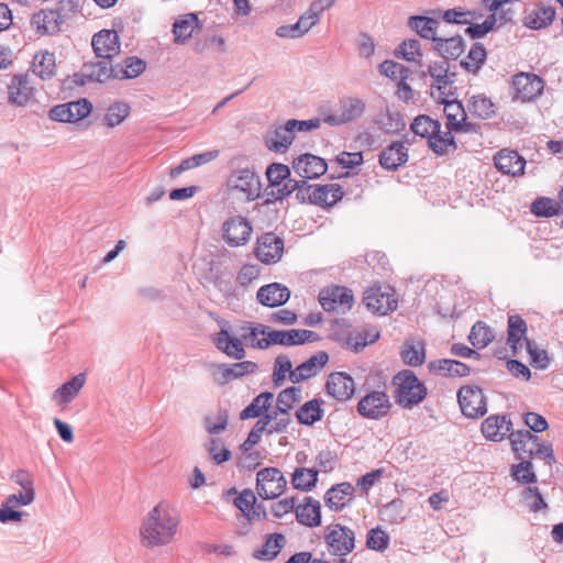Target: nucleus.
Returning a JSON list of instances; mask_svg holds the SVG:
<instances>
[{"label": "nucleus", "instance_id": "6e6552de", "mask_svg": "<svg viewBox=\"0 0 563 563\" xmlns=\"http://www.w3.org/2000/svg\"><path fill=\"white\" fill-rule=\"evenodd\" d=\"M363 302L366 308L379 314H386L397 309V300L391 287L374 285L364 292Z\"/></svg>", "mask_w": 563, "mask_h": 563}, {"label": "nucleus", "instance_id": "338daca9", "mask_svg": "<svg viewBox=\"0 0 563 563\" xmlns=\"http://www.w3.org/2000/svg\"><path fill=\"white\" fill-rule=\"evenodd\" d=\"M256 501V497L251 489H244L235 496L233 504L241 511V518L246 523L250 517L252 505Z\"/></svg>", "mask_w": 563, "mask_h": 563}, {"label": "nucleus", "instance_id": "72a5a7b5", "mask_svg": "<svg viewBox=\"0 0 563 563\" xmlns=\"http://www.w3.org/2000/svg\"><path fill=\"white\" fill-rule=\"evenodd\" d=\"M429 368L431 372L448 377H464L471 373V369L466 364L456 360L449 358L430 362Z\"/></svg>", "mask_w": 563, "mask_h": 563}, {"label": "nucleus", "instance_id": "5fc2aeb1", "mask_svg": "<svg viewBox=\"0 0 563 563\" xmlns=\"http://www.w3.org/2000/svg\"><path fill=\"white\" fill-rule=\"evenodd\" d=\"M486 59V49L482 43H474L461 66L468 71L477 73Z\"/></svg>", "mask_w": 563, "mask_h": 563}, {"label": "nucleus", "instance_id": "f03ea898", "mask_svg": "<svg viewBox=\"0 0 563 563\" xmlns=\"http://www.w3.org/2000/svg\"><path fill=\"white\" fill-rule=\"evenodd\" d=\"M394 384L397 386L396 401L404 408L420 404L427 396V388L411 371L399 372Z\"/></svg>", "mask_w": 563, "mask_h": 563}, {"label": "nucleus", "instance_id": "13d9d810", "mask_svg": "<svg viewBox=\"0 0 563 563\" xmlns=\"http://www.w3.org/2000/svg\"><path fill=\"white\" fill-rule=\"evenodd\" d=\"M451 130L435 133L433 137L430 139V148L438 155H443L448 152L449 147L452 150L456 148L454 136L452 135Z\"/></svg>", "mask_w": 563, "mask_h": 563}, {"label": "nucleus", "instance_id": "de8ad7c7", "mask_svg": "<svg viewBox=\"0 0 563 563\" xmlns=\"http://www.w3.org/2000/svg\"><path fill=\"white\" fill-rule=\"evenodd\" d=\"M55 55L51 52L38 53L33 59V73L42 79H49L55 74Z\"/></svg>", "mask_w": 563, "mask_h": 563}, {"label": "nucleus", "instance_id": "ea45409f", "mask_svg": "<svg viewBox=\"0 0 563 563\" xmlns=\"http://www.w3.org/2000/svg\"><path fill=\"white\" fill-rule=\"evenodd\" d=\"M146 68V63L135 56L126 57L123 63L115 65L114 79H131L140 76Z\"/></svg>", "mask_w": 563, "mask_h": 563}, {"label": "nucleus", "instance_id": "49530a36", "mask_svg": "<svg viewBox=\"0 0 563 563\" xmlns=\"http://www.w3.org/2000/svg\"><path fill=\"white\" fill-rule=\"evenodd\" d=\"M555 18V10L553 7H538L537 10L526 16V25L532 30L547 27L552 23Z\"/></svg>", "mask_w": 563, "mask_h": 563}, {"label": "nucleus", "instance_id": "473e14b6", "mask_svg": "<svg viewBox=\"0 0 563 563\" xmlns=\"http://www.w3.org/2000/svg\"><path fill=\"white\" fill-rule=\"evenodd\" d=\"M33 23L37 25V30L43 34H55L60 31V26L64 24L55 9H45L35 13Z\"/></svg>", "mask_w": 563, "mask_h": 563}, {"label": "nucleus", "instance_id": "f704fd0d", "mask_svg": "<svg viewBox=\"0 0 563 563\" xmlns=\"http://www.w3.org/2000/svg\"><path fill=\"white\" fill-rule=\"evenodd\" d=\"M408 25L415 30L422 38L432 40L435 44L439 41L438 27L439 21L423 15L410 16Z\"/></svg>", "mask_w": 563, "mask_h": 563}, {"label": "nucleus", "instance_id": "5701e85b", "mask_svg": "<svg viewBox=\"0 0 563 563\" xmlns=\"http://www.w3.org/2000/svg\"><path fill=\"white\" fill-rule=\"evenodd\" d=\"M256 298L263 306L269 308L279 307L289 300L290 290L279 283H272L262 286L257 290Z\"/></svg>", "mask_w": 563, "mask_h": 563}, {"label": "nucleus", "instance_id": "ddd939ff", "mask_svg": "<svg viewBox=\"0 0 563 563\" xmlns=\"http://www.w3.org/2000/svg\"><path fill=\"white\" fill-rule=\"evenodd\" d=\"M258 366L252 361H243L231 365L217 364L211 367L213 380L219 385H225L229 382L240 378L246 374H253Z\"/></svg>", "mask_w": 563, "mask_h": 563}, {"label": "nucleus", "instance_id": "4d7b16f0", "mask_svg": "<svg viewBox=\"0 0 563 563\" xmlns=\"http://www.w3.org/2000/svg\"><path fill=\"white\" fill-rule=\"evenodd\" d=\"M130 113V107L125 102H115L110 106L104 115V124L108 128L120 125Z\"/></svg>", "mask_w": 563, "mask_h": 563}, {"label": "nucleus", "instance_id": "2f4dec72", "mask_svg": "<svg viewBox=\"0 0 563 563\" xmlns=\"http://www.w3.org/2000/svg\"><path fill=\"white\" fill-rule=\"evenodd\" d=\"M216 346L228 356L242 360L245 351L239 338L231 336L228 330L221 329L214 339Z\"/></svg>", "mask_w": 563, "mask_h": 563}, {"label": "nucleus", "instance_id": "c9c22d12", "mask_svg": "<svg viewBox=\"0 0 563 563\" xmlns=\"http://www.w3.org/2000/svg\"><path fill=\"white\" fill-rule=\"evenodd\" d=\"M196 27H198L196 14L188 13L180 16L173 24L174 42L176 44H185L192 36Z\"/></svg>", "mask_w": 563, "mask_h": 563}, {"label": "nucleus", "instance_id": "052dcab7", "mask_svg": "<svg viewBox=\"0 0 563 563\" xmlns=\"http://www.w3.org/2000/svg\"><path fill=\"white\" fill-rule=\"evenodd\" d=\"M389 536L380 527L371 529L366 538V547L369 550L384 552L389 545Z\"/></svg>", "mask_w": 563, "mask_h": 563}, {"label": "nucleus", "instance_id": "e2e57ef3", "mask_svg": "<svg viewBox=\"0 0 563 563\" xmlns=\"http://www.w3.org/2000/svg\"><path fill=\"white\" fill-rule=\"evenodd\" d=\"M266 177L269 183V187H276L290 178V169L285 164L273 163L266 169Z\"/></svg>", "mask_w": 563, "mask_h": 563}, {"label": "nucleus", "instance_id": "f3484780", "mask_svg": "<svg viewBox=\"0 0 563 563\" xmlns=\"http://www.w3.org/2000/svg\"><path fill=\"white\" fill-rule=\"evenodd\" d=\"M328 361L329 355L327 352H317L307 361L294 368V372H290L289 380L294 384H298L316 376L325 366Z\"/></svg>", "mask_w": 563, "mask_h": 563}, {"label": "nucleus", "instance_id": "a211bd4d", "mask_svg": "<svg viewBox=\"0 0 563 563\" xmlns=\"http://www.w3.org/2000/svg\"><path fill=\"white\" fill-rule=\"evenodd\" d=\"M512 85L516 90L517 98L523 101L532 100L543 90V80L534 74H517L512 79Z\"/></svg>", "mask_w": 563, "mask_h": 563}, {"label": "nucleus", "instance_id": "bb28decb", "mask_svg": "<svg viewBox=\"0 0 563 563\" xmlns=\"http://www.w3.org/2000/svg\"><path fill=\"white\" fill-rule=\"evenodd\" d=\"M294 133L286 122L284 125L275 128L265 134L264 141L266 147L275 153H285L294 141Z\"/></svg>", "mask_w": 563, "mask_h": 563}, {"label": "nucleus", "instance_id": "0eeeda50", "mask_svg": "<svg viewBox=\"0 0 563 563\" xmlns=\"http://www.w3.org/2000/svg\"><path fill=\"white\" fill-rule=\"evenodd\" d=\"M457 401L466 418L477 419L487 412L486 398L478 386H462L457 391Z\"/></svg>", "mask_w": 563, "mask_h": 563}, {"label": "nucleus", "instance_id": "7ed1b4c3", "mask_svg": "<svg viewBox=\"0 0 563 563\" xmlns=\"http://www.w3.org/2000/svg\"><path fill=\"white\" fill-rule=\"evenodd\" d=\"M323 540L329 553L345 556L355 548V532L340 523H330L324 528Z\"/></svg>", "mask_w": 563, "mask_h": 563}, {"label": "nucleus", "instance_id": "4be33fe9", "mask_svg": "<svg viewBox=\"0 0 563 563\" xmlns=\"http://www.w3.org/2000/svg\"><path fill=\"white\" fill-rule=\"evenodd\" d=\"M509 440L514 452L519 460H531L539 444V437L532 434L529 430L512 431L509 433Z\"/></svg>", "mask_w": 563, "mask_h": 563}, {"label": "nucleus", "instance_id": "2eb2a0df", "mask_svg": "<svg viewBox=\"0 0 563 563\" xmlns=\"http://www.w3.org/2000/svg\"><path fill=\"white\" fill-rule=\"evenodd\" d=\"M91 45L97 57L111 59L120 53V40L114 30H101L92 36Z\"/></svg>", "mask_w": 563, "mask_h": 563}, {"label": "nucleus", "instance_id": "3c124183", "mask_svg": "<svg viewBox=\"0 0 563 563\" xmlns=\"http://www.w3.org/2000/svg\"><path fill=\"white\" fill-rule=\"evenodd\" d=\"M401 358L405 364L419 366L424 362V344L422 342H406L401 350Z\"/></svg>", "mask_w": 563, "mask_h": 563}, {"label": "nucleus", "instance_id": "c85d7f7f", "mask_svg": "<svg viewBox=\"0 0 563 563\" xmlns=\"http://www.w3.org/2000/svg\"><path fill=\"white\" fill-rule=\"evenodd\" d=\"M295 514L297 521L306 527L314 528L321 523V505L312 497H306L305 503L296 507Z\"/></svg>", "mask_w": 563, "mask_h": 563}, {"label": "nucleus", "instance_id": "0e129e2a", "mask_svg": "<svg viewBox=\"0 0 563 563\" xmlns=\"http://www.w3.org/2000/svg\"><path fill=\"white\" fill-rule=\"evenodd\" d=\"M527 352L530 356V364L539 369H545L550 365V357L545 350L539 349L533 341H527Z\"/></svg>", "mask_w": 563, "mask_h": 563}, {"label": "nucleus", "instance_id": "79ce46f5", "mask_svg": "<svg viewBox=\"0 0 563 563\" xmlns=\"http://www.w3.org/2000/svg\"><path fill=\"white\" fill-rule=\"evenodd\" d=\"M85 384V378L82 375L74 376L68 382L64 383L59 388H57L54 393V399L57 400L59 405H66L70 402L79 393Z\"/></svg>", "mask_w": 563, "mask_h": 563}, {"label": "nucleus", "instance_id": "864d4df0", "mask_svg": "<svg viewBox=\"0 0 563 563\" xmlns=\"http://www.w3.org/2000/svg\"><path fill=\"white\" fill-rule=\"evenodd\" d=\"M440 103L444 106L446 128L452 131L454 123H457L461 118H465L467 112L462 102L456 99L448 100L446 98H442L440 99Z\"/></svg>", "mask_w": 563, "mask_h": 563}, {"label": "nucleus", "instance_id": "412c9836", "mask_svg": "<svg viewBox=\"0 0 563 563\" xmlns=\"http://www.w3.org/2000/svg\"><path fill=\"white\" fill-rule=\"evenodd\" d=\"M354 486L349 482L333 485L324 494V504L332 511H341L353 500Z\"/></svg>", "mask_w": 563, "mask_h": 563}, {"label": "nucleus", "instance_id": "a19ab883", "mask_svg": "<svg viewBox=\"0 0 563 563\" xmlns=\"http://www.w3.org/2000/svg\"><path fill=\"white\" fill-rule=\"evenodd\" d=\"M218 155L219 151H208L205 153L195 154L191 157L181 161V163L176 167L172 168L169 175L172 178H176L188 169L201 166L213 161L214 158L218 157Z\"/></svg>", "mask_w": 563, "mask_h": 563}, {"label": "nucleus", "instance_id": "603ef678", "mask_svg": "<svg viewBox=\"0 0 563 563\" xmlns=\"http://www.w3.org/2000/svg\"><path fill=\"white\" fill-rule=\"evenodd\" d=\"M530 210L537 217L550 218L559 216L562 212V207L554 199L539 197L531 203Z\"/></svg>", "mask_w": 563, "mask_h": 563}, {"label": "nucleus", "instance_id": "f257e3e1", "mask_svg": "<svg viewBox=\"0 0 563 563\" xmlns=\"http://www.w3.org/2000/svg\"><path fill=\"white\" fill-rule=\"evenodd\" d=\"M178 525L177 512L169 505L159 503L143 519L140 528L141 544L148 549L168 544Z\"/></svg>", "mask_w": 563, "mask_h": 563}, {"label": "nucleus", "instance_id": "423d86ee", "mask_svg": "<svg viewBox=\"0 0 563 563\" xmlns=\"http://www.w3.org/2000/svg\"><path fill=\"white\" fill-rule=\"evenodd\" d=\"M287 485V481L277 467H265L256 474V490L263 499H275L280 496Z\"/></svg>", "mask_w": 563, "mask_h": 563}, {"label": "nucleus", "instance_id": "a18cd8bd", "mask_svg": "<svg viewBox=\"0 0 563 563\" xmlns=\"http://www.w3.org/2000/svg\"><path fill=\"white\" fill-rule=\"evenodd\" d=\"M296 417L301 424L312 426L323 417V410L318 399L305 402L297 411Z\"/></svg>", "mask_w": 563, "mask_h": 563}, {"label": "nucleus", "instance_id": "4c0bfd02", "mask_svg": "<svg viewBox=\"0 0 563 563\" xmlns=\"http://www.w3.org/2000/svg\"><path fill=\"white\" fill-rule=\"evenodd\" d=\"M434 49L440 53L444 59H456L465 49L462 36L439 37L434 44Z\"/></svg>", "mask_w": 563, "mask_h": 563}, {"label": "nucleus", "instance_id": "c03bdc74", "mask_svg": "<svg viewBox=\"0 0 563 563\" xmlns=\"http://www.w3.org/2000/svg\"><path fill=\"white\" fill-rule=\"evenodd\" d=\"M410 129L416 135L428 137V144L430 145V139L440 132L441 124L429 115L420 114L413 120Z\"/></svg>", "mask_w": 563, "mask_h": 563}, {"label": "nucleus", "instance_id": "774afa93", "mask_svg": "<svg viewBox=\"0 0 563 563\" xmlns=\"http://www.w3.org/2000/svg\"><path fill=\"white\" fill-rule=\"evenodd\" d=\"M379 71L391 80H400L408 79L409 69L399 63L387 59L379 65Z\"/></svg>", "mask_w": 563, "mask_h": 563}, {"label": "nucleus", "instance_id": "6ab92c4d", "mask_svg": "<svg viewBox=\"0 0 563 563\" xmlns=\"http://www.w3.org/2000/svg\"><path fill=\"white\" fill-rule=\"evenodd\" d=\"M115 65L110 64V59H102L95 64L85 65L81 74L75 75V82L85 85L87 81L104 82L110 78H114Z\"/></svg>", "mask_w": 563, "mask_h": 563}, {"label": "nucleus", "instance_id": "cd10ccee", "mask_svg": "<svg viewBox=\"0 0 563 563\" xmlns=\"http://www.w3.org/2000/svg\"><path fill=\"white\" fill-rule=\"evenodd\" d=\"M527 322L520 316L508 317L507 342L514 354H517L523 347V344L527 346V341H530L527 338Z\"/></svg>", "mask_w": 563, "mask_h": 563}, {"label": "nucleus", "instance_id": "a878e982", "mask_svg": "<svg viewBox=\"0 0 563 563\" xmlns=\"http://www.w3.org/2000/svg\"><path fill=\"white\" fill-rule=\"evenodd\" d=\"M408 161V148L401 142H394L379 154V164L387 170H397Z\"/></svg>", "mask_w": 563, "mask_h": 563}, {"label": "nucleus", "instance_id": "9b49d317", "mask_svg": "<svg viewBox=\"0 0 563 563\" xmlns=\"http://www.w3.org/2000/svg\"><path fill=\"white\" fill-rule=\"evenodd\" d=\"M389 409L390 401L384 391H371L357 404V412L364 418L374 420L386 416Z\"/></svg>", "mask_w": 563, "mask_h": 563}, {"label": "nucleus", "instance_id": "1a4fd4ad", "mask_svg": "<svg viewBox=\"0 0 563 563\" xmlns=\"http://www.w3.org/2000/svg\"><path fill=\"white\" fill-rule=\"evenodd\" d=\"M319 302L328 312H345L352 308L354 297L350 289L341 286H332L320 291Z\"/></svg>", "mask_w": 563, "mask_h": 563}, {"label": "nucleus", "instance_id": "9d476101", "mask_svg": "<svg viewBox=\"0 0 563 563\" xmlns=\"http://www.w3.org/2000/svg\"><path fill=\"white\" fill-rule=\"evenodd\" d=\"M366 104L360 98L346 97L340 100L338 110L327 115L323 121L330 125H342L361 118Z\"/></svg>", "mask_w": 563, "mask_h": 563}, {"label": "nucleus", "instance_id": "393cba45", "mask_svg": "<svg viewBox=\"0 0 563 563\" xmlns=\"http://www.w3.org/2000/svg\"><path fill=\"white\" fill-rule=\"evenodd\" d=\"M511 426L507 416L495 415L483 421L481 430L487 440L499 442L509 433Z\"/></svg>", "mask_w": 563, "mask_h": 563}, {"label": "nucleus", "instance_id": "69168bd1", "mask_svg": "<svg viewBox=\"0 0 563 563\" xmlns=\"http://www.w3.org/2000/svg\"><path fill=\"white\" fill-rule=\"evenodd\" d=\"M206 449L216 464H221L231 459V451L228 450L220 439L212 438L206 444Z\"/></svg>", "mask_w": 563, "mask_h": 563}, {"label": "nucleus", "instance_id": "8fccbe9b", "mask_svg": "<svg viewBox=\"0 0 563 563\" xmlns=\"http://www.w3.org/2000/svg\"><path fill=\"white\" fill-rule=\"evenodd\" d=\"M494 332L490 327L482 321H477L468 334L470 343L476 349L486 347L494 340Z\"/></svg>", "mask_w": 563, "mask_h": 563}, {"label": "nucleus", "instance_id": "aec40b11", "mask_svg": "<svg viewBox=\"0 0 563 563\" xmlns=\"http://www.w3.org/2000/svg\"><path fill=\"white\" fill-rule=\"evenodd\" d=\"M325 388L327 393L339 401H345L350 399L355 391L353 378L342 372L330 374L325 384Z\"/></svg>", "mask_w": 563, "mask_h": 563}, {"label": "nucleus", "instance_id": "bf43d9fd", "mask_svg": "<svg viewBox=\"0 0 563 563\" xmlns=\"http://www.w3.org/2000/svg\"><path fill=\"white\" fill-rule=\"evenodd\" d=\"M396 56L407 62L420 63V59H417L422 56L420 42L415 38L405 40L396 49Z\"/></svg>", "mask_w": 563, "mask_h": 563}, {"label": "nucleus", "instance_id": "09e8293b", "mask_svg": "<svg viewBox=\"0 0 563 563\" xmlns=\"http://www.w3.org/2000/svg\"><path fill=\"white\" fill-rule=\"evenodd\" d=\"M318 471L314 468L298 467L295 470L291 484L294 488L310 492L317 484Z\"/></svg>", "mask_w": 563, "mask_h": 563}, {"label": "nucleus", "instance_id": "39448f33", "mask_svg": "<svg viewBox=\"0 0 563 563\" xmlns=\"http://www.w3.org/2000/svg\"><path fill=\"white\" fill-rule=\"evenodd\" d=\"M227 187L230 192H241L247 201L256 200L262 190L260 177L249 168L232 172L227 179Z\"/></svg>", "mask_w": 563, "mask_h": 563}, {"label": "nucleus", "instance_id": "20e7f679", "mask_svg": "<svg viewBox=\"0 0 563 563\" xmlns=\"http://www.w3.org/2000/svg\"><path fill=\"white\" fill-rule=\"evenodd\" d=\"M319 335L310 330L291 329V330H272L268 328V336L262 338L257 343L261 350L268 349L271 345H301L306 342H314Z\"/></svg>", "mask_w": 563, "mask_h": 563}, {"label": "nucleus", "instance_id": "7c9ffc66", "mask_svg": "<svg viewBox=\"0 0 563 563\" xmlns=\"http://www.w3.org/2000/svg\"><path fill=\"white\" fill-rule=\"evenodd\" d=\"M9 102L23 107L30 100L32 88L29 85L26 75H14L8 85Z\"/></svg>", "mask_w": 563, "mask_h": 563}, {"label": "nucleus", "instance_id": "37998d69", "mask_svg": "<svg viewBox=\"0 0 563 563\" xmlns=\"http://www.w3.org/2000/svg\"><path fill=\"white\" fill-rule=\"evenodd\" d=\"M284 545L285 537L283 534H269L264 544L254 552V558L271 561L278 555Z\"/></svg>", "mask_w": 563, "mask_h": 563}, {"label": "nucleus", "instance_id": "6e6d98bb", "mask_svg": "<svg viewBox=\"0 0 563 563\" xmlns=\"http://www.w3.org/2000/svg\"><path fill=\"white\" fill-rule=\"evenodd\" d=\"M301 398V388L288 387L282 390L277 396V410L280 415H288L295 402H298Z\"/></svg>", "mask_w": 563, "mask_h": 563}, {"label": "nucleus", "instance_id": "f8f14e48", "mask_svg": "<svg viewBox=\"0 0 563 563\" xmlns=\"http://www.w3.org/2000/svg\"><path fill=\"white\" fill-rule=\"evenodd\" d=\"M284 253V240L273 232L263 234L257 239L256 257L264 264L277 263Z\"/></svg>", "mask_w": 563, "mask_h": 563}, {"label": "nucleus", "instance_id": "c756f323", "mask_svg": "<svg viewBox=\"0 0 563 563\" xmlns=\"http://www.w3.org/2000/svg\"><path fill=\"white\" fill-rule=\"evenodd\" d=\"M342 186L339 184L314 185L311 203L322 207H332L343 197Z\"/></svg>", "mask_w": 563, "mask_h": 563}, {"label": "nucleus", "instance_id": "dca6fc26", "mask_svg": "<svg viewBox=\"0 0 563 563\" xmlns=\"http://www.w3.org/2000/svg\"><path fill=\"white\" fill-rule=\"evenodd\" d=\"M292 168L298 176L313 179L322 176L327 172L328 165L323 158L306 153L294 159Z\"/></svg>", "mask_w": 563, "mask_h": 563}, {"label": "nucleus", "instance_id": "4468645a", "mask_svg": "<svg viewBox=\"0 0 563 563\" xmlns=\"http://www.w3.org/2000/svg\"><path fill=\"white\" fill-rule=\"evenodd\" d=\"M251 233L252 225L244 217H232L223 223V238L230 246L244 245Z\"/></svg>", "mask_w": 563, "mask_h": 563}, {"label": "nucleus", "instance_id": "e433bc0d", "mask_svg": "<svg viewBox=\"0 0 563 563\" xmlns=\"http://www.w3.org/2000/svg\"><path fill=\"white\" fill-rule=\"evenodd\" d=\"M467 112L477 119L488 120L495 115V104L484 95L472 96L467 102Z\"/></svg>", "mask_w": 563, "mask_h": 563}, {"label": "nucleus", "instance_id": "680f3d73", "mask_svg": "<svg viewBox=\"0 0 563 563\" xmlns=\"http://www.w3.org/2000/svg\"><path fill=\"white\" fill-rule=\"evenodd\" d=\"M294 372L291 361L286 355H278L274 361L273 383L276 387H280L285 379L286 374L290 375Z\"/></svg>", "mask_w": 563, "mask_h": 563}, {"label": "nucleus", "instance_id": "b1692460", "mask_svg": "<svg viewBox=\"0 0 563 563\" xmlns=\"http://www.w3.org/2000/svg\"><path fill=\"white\" fill-rule=\"evenodd\" d=\"M496 168L506 175L519 176L523 174L526 161L516 151L501 150L494 157Z\"/></svg>", "mask_w": 563, "mask_h": 563}, {"label": "nucleus", "instance_id": "58836bf2", "mask_svg": "<svg viewBox=\"0 0 563 563\" xmlns=\"http://www.w3.org/2000/svg\"><path fill=\"white\" fill-rule=\"evenodd\" d=\"M274 395L271 391H264L256 396L252 402L245 407L241 413L240 418L242 420L251 419V418H260L266 412L273 401Z\"/></svg>", "mask_w": 563, "mask_h": 563}]
</instances>
